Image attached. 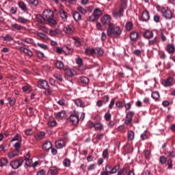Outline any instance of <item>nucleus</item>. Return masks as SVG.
Returning a JSON list of instances; mask_svg holds the SVG:
<instances>
[{
    "instance_id": "f257e3e1",
    "label": "nucleus",
    "mask_w": 175,
    "mask_h": 175,
    "mask_svg": "<svg viewBox=\"0 0 175 175\" xmlns=\"http://www.w3.org/2000/svg\"><path fill=\"white\" fill-rule=\"evenodd\" d=\"M107 35L112 38H118L121 35V29L118 26H114L113 24H110L107 29Z\"/></svg>"
},
{
    "instance_id": "f03ea898",
    "label": "nucleus",
    "mask_w": 175,
    "mask_h": 175,
    "mask_svg": "<svg viewBox=\"0 0 175 175\" xmlns=\"http://www.w3.org/2000/svg\"><path fill=\"white\" fill-rule=\"evenodd\" d=\"M38 88H42V90H45L44 94V95L49 96L53 94V91H51V88L49 85V83L46 82V80L40 79L38 83Z\"/></svg>"
},
{
    "instance_id": "7ed1b4c3",
    "label": "nucleus",
    "mask_w": 175,
    "mask_h": 175,
    "mask_svg": "<svg viewBox=\"0 0 175 175\" xmlns=\"http://www.w3.org/2000/svg\"><path fill=\"white\" fill-rule=\"evenodd\" d=\"M118 170H120V165H116L112 168L111 165L107 164L105 167V171H103L100 175L116 174Z\"/></svg>"
},
{
    "instance_id": "20e7f679",
    "label": "nucleus",
    "mask_w": 175,
    "mask_h": 175,
    "mask_svg": "<svg viewBox=\"0 0 175 175\" xmlns=\"http://www.w3.org/2000/svg\"><path fill=\"white\" fill-rule=\"evenodd\" d=\"M161 12L163 14V17H165L166 20H172V17H173V15L172 14V11L169 10V8L166 7H162L161 9Z\"/></svg>"
},
{
    "instance_id": "39448f33",
    "label": "nucleus",
    "mask_w": 175,
    "mask_h": 175,
    "mask_svg": "<svg viewBox=\"0 0 175 175\" xmlns=\"http://www.w3.org/2000/svg\"><path fill=\"white\" fill-rule=\"evenodd\" d=\"M23 163H24V160L21 158H19L16 160H14L10 163V166L12 169H18V167L23 166Z\"/></svg>"
},
{
    "instance_id": "423d86ee",
    "label": "nucleus",
    "mask_w": 175,
    "mask_h": 175,
    "mask_svg": "<svg viewBox=\"0 0 175 175\" xmlns=\"http://www.w3.org/2000/svg\"><path fill=\"white\" fill-rule=\"evenodd\" d=\"M133 116H135V112L133 111H129L126 113V119L124 120V124L126 125H129L133 121Z\"/></svg>"
},
{
    "instance_id": "0eeeda50",
    "label": "nucleus",
    "mask_w": 175,
    "mask_h": 175,
    "mask_svg": "<svg viewBox=\"0 0 175 175\" xmlns=\"http://www.w3.org/2000/svg\"><path fill=\"white\" fill-rule=\"evenodd\" d=\"M64 31L67 35H72L75 32V26L72 24L64 25Z\"/></svg>"
},
{
    "instance_id": "6e6552de",
    "label": "nucleus",
    "mask_w": 175,
    "mask_h": 175,
    "mask_svg": "<svg viewBox=\"0 0 175 175\" xmlns=\"http://www.w3.org/2000/svg\"><path fill=\"white\" fill-rule=\"evenodd\" d=\"M69 120L72 122V125H77L79 124V113L74 112L70 115Z\"/></svg>"
},
{
    "instance_id": "1a4fd4ad",
    "label": "nucleus",
    "mask_w": 175,
    "mask_h": 175,
    "mask_svg": "<svg viewBox=\"0 0 175 175\" xmlns=\"http://www.w3.org/2000/svg\"><path fill=\"white\" fill-rule=\"evenodd\" d=\"M44 18L45 19V21L47 23V21L54 16V12L50 10H44L43 12Z\"/></svg>"
},
{
    "instance_id": "9d476101",
    "label": "nucleus",
    "mask_w": 175,
    "mask_h": 175,
    "mask_svg": "<svg viewBox=\"0 0 175 175\" xmlns=\"http://www.w3.org/2000/svg\"><path fill=\"white\" fill-rule=\"evenodd\" d=\"M64 75L66 79H67V80H69V79H71V77H73V76L76 75V71H75V70L73 69L68 68L65 70Z\"/></svg>"
},
{
    "instance_id": "9b49d317",
    "label": "nucleus",
    "mask_w": 175,
    "mask_h": 175,
    "mask_svg": "<svg viewBox=\"0 0 175 175\" xmlns=\"http://www.w3.org/2000/svg\"><path fill=\"white\" fill-rule=\"evenodd\" d=\"M111 16L109 15L104 16L101 19V23L103 25H109L110 27V24H113L111 23Z\"/></svg>"
},
{
    "instance_id": "f8f14e48",
    "label": "nucleus",
    "mask_w": 175,
    "mask_h": 175,
    "mask_svg": "<svg viewBox=\"0 0 175 175\" xmlns=\"http://www.w3.org/2000/svg\"><path fill=\"white\" fill-rule=\"evenodd\" d=\"M113 16L114 18H120L124 16V11L121 9H119V10H115L113 12Z\"/></svg>"
},
{
    "instance_id": "ddd939ff",
    "label": "nucleus",
    "mask_w": 175,
    "mask_h": 175,
    "mask_svg": "<svg viewBox=\"0 0 175 175\" xmlns=\"http://www.w3.org/2000/svg\"><path fill=\"white\" fill-rule=\"evenodd\" d=\"M166 51L168 54H174L175 53V46L173 44H168L165 48Z\"/></svg>"
},
{
    "instance_id": "4468645a",
    "label": "nucleus",
    "mask_w": 175,
    "mask_h": 175,
    "mask_svg": "<svg viewBox=\"0 0 175 175\" xmlns=\"http://www.w3.org/2000/svg\"><path fill=\"white\" fill-rule=\"evenodd\" d=\"M159 43V38L157 36L154 37L153 39L150 40L148 41V47H151V46H155V44H158Z\"/></svg>"
},
{
    "instance_id": "2eb2a0df",
    "label": "nucleus",
    "mask_w": 175,
    "mask_h": 175,
    "mask_svg": "<svg viewBox=\"0 0 175 175\" xmlns=\"http://www.w3.org/2000/svg\"><path fill=\"white\" fill-rule=\"evenodd\" d=\"M144 38L145 39H152L154 38V33L151 30H146L144 33Z\"/></svg>"
},
{
    "instance_id": "dca6fc26",
    "label": "nucleus",
    "mask_w": 175,
    "mask_h": 175,
    "mask_svg": "<svg viewBox=\"0 0 175 175\" xmlns=\"http://www.w3.org/2000/svg\"><path fill=\"white\" fill-rule=\"evenodd\" d=\"M65 146H66L65 142L62 139L57 140L55 142V147H56V148H58L59 150L61 148H64V147H65Z\"/></svg>"
},
{
    "instance_id": "f3484780",
    "label": "nucleus",
    "mask_w": 175,
    "mask_h": 175,
    "mask_svg": "<svg viewBox=\"0 0 175 175\" xmlns=\"http://www.w3.org/2000/svg\"><path fill=\"white\" fill-rule=\"evenodd\" d=\"M75 103L76 106H77L78 107H82V108L85 107V103H84V101H83L80 98L76 99L75 100Z\"/></svg>"
},
{
    "instance_id": "a211bd4d",
    "label": "nucleus",
    "mask_w": 175,
    "mask_h": 175,
    "mask_svg": "<svg viewBox=\"0 0 175 175\" xmlns=\"http://www.w3.org/2000/svg\"><path fill=\"white\" fill-rule=\"evenodd\" d=\"M73 40H74V44L75 46H76V47H81V45L83 44V42L81 41V38H76V37H73L72 38Z\"/></svg>"
},
{
    "instance_id": "6ab92c4d",
    "label": "nucleus",
    "mask_w": 175,
    "mask_h": 175,
    "mask_svg": "<svg viewBox=\"0 0 175 175\" xmlns=\"http://www.w3.org/2000/svg\"><path fill=\"white\" fill-rule=\"evenodd\" d=\"M47 175H58V171L55 167H51L47 172Z\"/></svg>"
},
{
    "instance_id": "aec40b11",
    "label": "nucleus",
    "mask_w": 175,
    "mask_h": 175,
    "mask_svg": "<svg viewBox=\"0 0 175 175\" xmlns=\"http://www.w3.org/2000/svg\"><path fill=\"white\" fill-rule=\"evenodd\" d=\"M36 21H38V23H39V24H45L46 22V19H44V16L40 14H38L36 15Z\"/></svg>"
},
{
    "instance_id": "412c9836",
    "label": "nucleus",
    "mask_w": 175,
    "mask_h": 175,
    "mask_svg": "<svg viewBox=\"0 0 175 175\" xmlns=\"http://www.w3.org/2000/svg\"><path fill=\"white\" fill-rule=\"evenodd\" d=\"M172 83H173V79L171 77H169L166 80L163 81L162 84L164 87H170V85H172Z\"/></svg>"
},
{
    "instance_id": "4be33fe9",
    "label": "nucleus",
    "mask_w": 175,
    "mask_h": 175,
    "mask_svg": "<svg viewBox=\"0 0 175 175\" xmlns=\"http://www.w3.org/2000/svg\"><path fill=\"white\" fill-rule=\"evenodd\" d=\"M103 12L102 10L99 8H96L93 12V15L99 20V17L102 16Z\"/></svg>"
},
{
    "instance_id": "5701e85b",
    "label": "nucleus",
    "mask_w": 175,
    "mask_h": 175,
    "mask_svg": "<svg viewBox=\"0 0 175 175\" xmlns=\"http://www.w3.org/2000/svg\"><path fill=\"white\" fill-rule=\"evenodd\" d=\"M53 144H51V142L50 141H47L45 142L42 146L43 150L45 151H49L50 148H52Z\"/></svg>"
},
{
    "instance_id": "b1692460",
    "label": "nucleus",
    "mask_w": 175,
    "mask_h": 175,
    "mask_svg": "<svg viewBox=\"0 0 175 175\" xmlns=\"http://www.w3.org/2000/svg\"><path fill=\"white\" fill-rule=\"evenodd\" d=\"M142 21H148L150 20V14L148 11H144L142 15Z\"/></svg>"
},
{
    "instance_id": "393cba45",
    "label": "nucleus",
    "mask_w": 175,
    "mask_h": 175,
    "mask_svg": "<svg viewBox=\"0 0 175 175\" xmlns=\"http://www.w3.org/2000/svg\"><path fill=\"white\" fill-rule=\"evenodd\" d=\"M59 14L62 20H66V18H68V13L63 9L59 10Z\"/></svg>"
},
{
    "instance_id": "a878e982",
    "label": "nucleus",
    "mask_w": 175,
    "mask_h": 175,
    "mask_svg": "<svg viewBox=\"0 0 175 175\" xmlns=\"http://www.w3.org/2000/svg\"><path fill=\"white\" fill-rule=\"evenodd\" d=\"M18 6L23 12H28V8H27V5H25V3L23 1H19L18 2Z\"/></svg>"
},
{
    "instance_id": "bb28decb",
    "label": "nucleus",
    "mask_w": 175,
    "mask_h": 175,
    "mask_svg": "<svg viewBox=\"0 0 175 175\" xmlns=\"http://www.w3.org/2000/svg\"><path fill=\"white\" fill-rule=\"evenodd\" d=\"M66 117V112L65 111H62L57 113L56 118H58V120H63V118H65Z\"/></svg>"
},
{
    "instance_id": "cd10ccee",
    "label": "nucleus",
    "mask_w": 175,
    "mask_h": 175,
    "mask_svg": "<svg viewBox=\"0 0 175 175\" xmlns=\"http://www.w3.org/2000/svg\"><path fill=\"white\" fill-rule=\"evenodd\" d=\"M26 1L31 8L36 7L38 5H39V1H38V0H26Z\"/></svg>"
},
{
    "instance_id": "c85d7f7f",
    "label": "nucleus",
    "mask_w": 175,
    "mask_h": 175,
    "mask_svg": "<svg viewBox=\"0 0 175 175\" xmlns=\"http://www.w3.org/2000/svg\"><path fill=\"white\" fill-rule=\"evenodd\" d=\"M85 54H86V55H92L93 54H95V49L86 48L85 49Z\"/></svg>"
},
{
    "instance_id": "c756f323",
    "label": "nucleus",
    "mask_w": 175,
    "mask_h": 175,
    "mask_svg": "<svg viewBox=\"0 0 175 175\" xmlns=\"http://www.w3.org/2000/svg\"><path fill=\"white\" fill-rule=\"evenodd\" d=\"M18 155V149H16L13 152L8 153V158L12 159V158H14V157H17Z\"/></svg>"
},
{
    "instance_id": "7c9ffc66",
    "label": "nucleus",
    "mask_w": 175,
    "mask_h": 175,
    "mask_svg": "<svg viewBox=\"0 0 175 175\" xmlns=\"http://www.w3.org/2000/svg\"><path fill=\"white\" fill-rule=\"evenodd\" d=\"M137 38H139V33L137 32L136 31L131 32L130 36L131 40H132L133 42H135V40H136Z\"/></svg>"
},
{
    "instance_id": "2f4dec72",
    "label": "nucleus",
    "mask_w": 175,
    "mask_h": 175,
    "mask_svg": "<svg viewBox=\"0 0 175 175\" xmlns=\"http://www.w3.org/2000/svg\"><path fill=\"white\" fill-rule=\"evenodd\" d=\"M79 83H82V84H88L90 83V79L86 77H81L79 78Z\"/></svg>"
},
{
    "instance_id": "473e14b6",
    "label": "nucleus",
    "mask_w": 175,
    "mask_h": 175,
    "mask_svg": "<svg viewBox=\"0 0 175 175\" xmlns=\"http://www.w3.org/2000/svg\"><path fill=\"white\" fill-rule=\"evenodd\" d=\"M93 126L95 128L96 131H103V124L100 122L94 124Z\"/></svg>"
},
{
    "instance_id": "72a5a7b5",
    "label": "nucleus",
    "mask_w": 175,
    "mask_h": 175,
    "mask_svg": "<svg viewBox=\"0 0 175 175\" xmlns=\"http://www.w3.org/2000/svg\"><path fill=\"white\" fill-rule=\"evenodd\" d=\"M46 136V133L42 131L40 132L36 136V140H40L42 139H44V137Z\"/></svg>"
},
{
    "instance_id": "f704fd0d",
    "label": "nucleus",
    "mask_w": 175,
    "mask_h": 175,
    "mask_svg": "<svg viewBox=\"0 0 175 175\" xmlns=\"http://www.w3.org/2000/svg\"><path fill=\"white\" fill-rule=\"evenodd\" d=\"M152 99L154 100H159V92H153L151 94Z\"/></svg>"
},
{
    "instance_id": "c9c22d12",
    "label": "nucleus",
    "mask_w": 175,
    "mask_h": 175,
    "mask_svg": "<svg viewBox=\"0 0 175 175\" xmlns=\"http://www.w3.org/2000/svg\"><path fill=\"white\" fill-rule=\"evenodd\" d=\"M120 9L123 10V12L125 10V9H126V0L120 1Z\"/></svg>"
},
{
    "instance_id": "e433bc0d",
    "label": "nucleus",
    "mask_w": 175,
    "mask_h": 175,
    "mask_svg": "<svg viewBox=\"0 0 175 175\" xmlns=\"http://www.w3.org/2000/svg\"><path fill=\"white\" fill-rule=\"evenodd\" d=\"M73 18L75 21H80V20H81V15L80 13L75 12L73 14Z\"/></svg>"
},
{
    "instance_id": "4c0bfd02",
    "label": "nucleus",
    "mask_w": 175,
    "mask_h": 175,
    "mask_svg": "<svg viewBox=\"0 0 175 175\" xmlns=\"http://www.w3.org/2000/svg\"><path fill=\"white\" fill-rule=\"evenodd\" d=\"M125 28L126 31H131L133 28V23L131 21L126 22Z\"/></svg>"
},
{
    "instance_id": "58836bf2",
    "label": "nucleus",
    "mask_w": 175,
    "mask_h": 175,
    "mask_svg": "<svg viewBox=\"0 0 175 175\" xmlns=\"http://www.w3.org/2000/svg\"><path fill=\"white\" fill-rule=\"evenodd\" d=\"M103 53L104 52L102 48L97 47L94 49V54H97L98 55H103Z\"/></svg>"
},
{
    "instance_id": "ea45409f",
    "label": "nucleus",
    "mask_w": 175,
    "mask_h": 175,
    "mask_svg": "<svg viewBox=\"0 0 175 175\" xmlns=\"http://www.w3.org/2000/svg\"><path fill=\"white\" fill-rule=\"evenodd\" d=\"M127 135L128 140H133L135 139V133L133 131H129Z\"/></svg>"
},
{
    "instance_id": "a19ab883",
    "label": "nucleus",
    "mask_w": 175,
    "mask_h": 175,
    "mask_svg": "<svg viewBox=\"0 0 175 175\" xmlns=\"http://www.w3.org/2000/svg\"><path fill=\"white\" fill-rule=\"evenodd\" d=\"M77 65H79V70H85V69H83L81 68V66H83V59H81V58L77 59Z\"/></svg>"
},
{
    "instance_id": "79ce46f5",
    "label": "nucleus",
    "mask_w": 175,
    "mask_h": 175,
    "mask_svg": "<svg viewBox=\"0 0 175 175\" xmlns=\"http://www.w3.org/2000/svg\"><path fill=\"white\" fill-rule=\"evenodd\" d=\"M21 135L16 134V135L12 139L11 142H21Z\"/></svg>"
},
{
    "instance_id": "37998d69",
    "label": "nucleus",
    "mask_w": 175,
    "mask_h": 175,
    "mask_svg": "<svg viewBox=\"0 0 175 175\" xmlns=\"http://www.w3.org/2000/svg\"><path fill=\"white\" fill-rule=\"evenodd\" d=\"M12 29L13 31H21L22 27L21 25L17 24V23H14L12 25Z\"/></svg>"
},
{
    "instance_id": "c03bdc74",
    "label": "nucleus",
    "mask_w": 175,
    "mask_h": 175,
    "mask_svg": "<svg viewBox=\"0 0 175 175\" xmlns=\"http://www.w3.org/2000/svg\"><path fill=\"white\" fill-rule=\"evenodd\" d=\"M55 66L56 68H57V69H62L64 66V63L59 60H57L55 63Z\"/></svg>"
},
{
    "instance_id": "a18cd8bd",
    "label": "nucleus",
    "mask_w": 175,
    "mask_h": 175,
    "mask_svg": "<svg viewBox=\"0 0 175 175\" xmlns=\"http://www.w3.org/2000/svg\"><path fill=\"white\" fill-rule=\"evenodd\" d=\"M128 172V169L123 168L118 170V174L116 175H126Z\"/></svg>"
},
{
    "instance_id": "49530a36",
    "label": "nucleus",
    "mask_w": 175,
    "mask_h": 175,
    "mask_svg": "<svg viewBox=\"0 0 175 175\" xmlns=\"http://www.w3.org/2000/svg\"><path fill=\"white\" fill-rule=\"evenodd\" d=\"M46 23H48L49 24V25H51V26L57 25V21L54 18H53V17L48 19L46 21Z\"/></svg>"
},
{
    "instance_id": "de8ad7c7",
    "label": "nucleus",
    "mask_w": 175,
    "mask_h": 175,
    "mask_svg": "<svg viewBox=\"0 0 175 175\" xmlns=\"http://www.w3.org/2000/svg\"><path fill=\"white\" fill-rule=\"evenodd\" d=\"M4 40H5L6 42H12V40H13V37L12 36H10V34H6L4 37H3Z\"/></svg>"
},
{
    "instance_id": "09e8293b",
    "label": "nucleus",
    "mask_w": 175,
    "mask_h": 175,
    "mask_svg": "<svg viewBox=\"0 0 175 175\" xmlns=\"http://www.w3.org/2000/svg\"><path fill=\"white\" fill-rule=\"evenodd\" d=\"M159 162L161 165H165L167 162V159L165 156H161L159 158Z\"/></svg>"
},
{
    "instance_id": "8fccbe9b",
    "label": "nucleus",
    "mask_w": 175,
    "mask_h": 175,
    "mask_svg": "<svg viewBox=\"0 0 175 175\" xmlns=\"http://www.w3.org/2000/svg\"><path fill=\"white\" fill-rule=\"evenodd\" d=\"M37 35L39 36V38H40V39H42L43 40H47L49 39L47 36L43 33H38Z\"/></svg>"
},
{
    "instance_id": "3c124183",
    "label": "nucleus",
    "mask_w": 175,
    "mask_h": 175,
    "mask_svg": "<svg viewBox=\"0 0 175 175\" xmlns=\"http://www.w3.org/2000/svg\"><path fill=\"white\" fill-rule=\"evenodd\" d=\"M23 53H25V54H27V55H29V57H32V55H33L32 51L29 50L28 49H23Z\"/></svg>"
},
{
    "instance_id": "603ef678",
    "label": "nucleus",
    "mask_w": 175,
    "mask_h": 175,
    "mask_svg": "<svg viewBox=\"0 0 175 175\" xmlns=\"http://www.w3.org/2000/svg\"><path fill=\"white\" fill-rule=\"evenodd\" d=\"M58 33H59V30L58 29H56L55 30H51L49 32V34L51 35V36L58 35Z\"/></svg>"
},
{
    "instance_id": "864d4df0",
    "label": "nucleus",
    "mask_w": 175,
    "mask_h": 175,
    "mask_svg": "<svg viewBox=\"0 0 175 175\" xmlns=\"http://www.w3.org/2000/svg\"><path fill=\"white\" fill-rule=\"evenodd\" d=\"M8 100L9 101V104L10 106H13L16 103V98L13 97L8 98Z\"/></svg>"
},
{
    "instance_id": "5fc2aeb1",
    "label": "nucleus",
    "mask_w": 175,
    "mask_h": 175,
    "mask_svg": "<svg viewBox=\"0 0 175 175\" xmlns=\"http://www.w3.org/2000/svg\"><path fill=\"white\" fill-rule=\"evenodd\" d=\"M55 79L59 80V81H64V78H62V75L60 74H55L54 75Z\"/></svg>"
},
{
    "instance_id": "6e6d98bb",
    "label": "nucleus",
    "mask_w": 175,
    "mask_h": 175,
    "mask_svg": "<svg viewBox=\"0 0 175 175\" xmlns=\"http://www.w3.org/2000/svg\"><path fill=\"white\" fill-rule=\"evenodd\" d=\"M98 19L96 18V16L93 14L89 16V21H91L92 23H94L95 21H98Z\"/></svg>"
},
{
    "instance_id": "4d7b16f0",
    "label": "nucleus",
    "mask_w": 175,
    "mask_h": 175,
    "mask_svg": "<svg viewBox=\"0 0 175 175\" xmlns=\"http://www.w3.org/2000/svg\"><path fill=\"white\" fill-rule=\"evenodd\" d=\"M77 10L79 12V13H81V14H85V13H87V10L83 8V7H78Z\"/></svg>"
},
{
    "instance_id": "13d9d810",
    "label": "nucleus",
    "mask_w": 175,
    "mask_h": 175,
    "mask_svg": "<svg viewBox=\"0 0 175 175\" xmlns=\"http://www.w3.org/2000/svg\"><path fill=\"white\" fill-rule=\"evenodd\" d=\"M18 21L19 23H22V24H25V23H27L28 21V20H27L24 17L19 16L18 18Z\"/></svg>"
},
{
    "instance_id": "bf43d9fd",
    "label": "nucleus",
    "mask_w": 175,
    "mask_h": 175,
    "mask_svg": "<svg viewBox=\"0 0 175 175\" xmlns=\"http://www.w3.org/2000/svg\"><path fill=\"white\" fill-rule=\"evenodd\" d=\"M25 42L26 43H28L29 44H33V43L35 42V41H33L32 38H25Z\"/></svg>"
},
{
    "instance_id": "052dcab7",
    "label": "nucleus",
    "mask_w": 175,
    "mask_h": 175,
    "mask_svg": "<svg viewBox=\"0 0 175 175\" xmlns=\"http://www.w3.org/2000/svg\"><path fill=\"white\" fill-rule=\"evenodd\" d=\"M103 157L107 159L109 158V150L107 149L103 150Z\"/></svg>"
},
{
    "instance_id": "680f3d73",
    "label": "nucleus",
    "mask_w": 175,
    "mask_h": 175,
    "mask_svg": "<svg viewBox=\"0 0 175 175\" xmlns=\"http://www.w3.org/2000/svg\"><path fill=\"white\" fill-rule=\"evenodd\" d=\"M104 137V133H98L96 136V139H97V140H102V139H103Z\"/></svg>"
},
{
    "instance_id": "e2e57ef3",
    "label": "nucleus",
    "mask_w": 175,
    "mask_h": 175,
    "mask_svg": "<svg viewBox=\"0 0 175 175\" xmlns=\"http://www.w3.org/2000/svg\"><path fill=\"white\" fill-rule=\"evenodd\" d=\"M167 165H168V169L170 170L173 169V161L171 159H170L167 161Z\"/></svg>"
},
{
    "instance_id": "0e129e2a",
    "label": "nucleus",
    "mask_w": 175,
    "mask_h": 175,
    "mask_svg": "<svg viewBox=\"0 0 175 175\" xmlns=\"http://www.w3.org/2000/svg\"><path fill=\"white\" fill-rule=\"evenodd\" d=\"M8 165V159H1V166H6Z\"/></svg>"
},
{
    "instance_id": "69168bd1",
    "label": "nucleus",
    "mask_w": 175,
    "mask_h": 175,
    "mask_svg": "<svg viewBox=\"0 0 175 175\" xmlns=\"http://www.w3.org/2000/svg\"><path fill=\"white\" fill-rule=\"evenodd\" d=\"M114 103H116V98H113L111 100V102L109 105V109H113V107L114 106Z\"/></svg>"
},
{
    "instance_id": "338daca9",
    "label": "nucleus",
    "mask_w": 175,
    "mask_h": 175,
    "mask_svg": "<svg viewBox=\"0 0 175 175\" xmlns=\"http://www.w3.org/2000/svg\"><path fill=\"white\" fill-rule=\"evenodd\" d=\"M48 125L51 127L55 126L57 122L55 120L49 121L48 122Z\"/></svg>"
},
{
    "instance_id": "774afa93",
    "label": "nucleus",
    "mask_w": 175,
    "mask_h": 175,
    "mask_svg": "<svg viewBox=\"0 0 175 175\" xmlns=\"http://www.w3.org/2000/svg\"><path fill=\"white\" fill-rule=\"evenodd\" d=\"M109 96H103L101 101H103V103H107V102H109Z\"/></svg>"
}]
</instances>
